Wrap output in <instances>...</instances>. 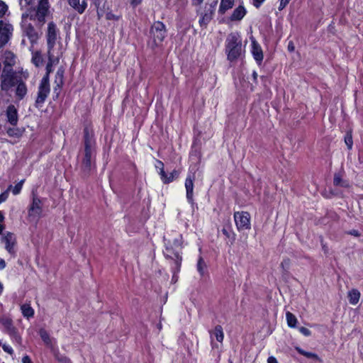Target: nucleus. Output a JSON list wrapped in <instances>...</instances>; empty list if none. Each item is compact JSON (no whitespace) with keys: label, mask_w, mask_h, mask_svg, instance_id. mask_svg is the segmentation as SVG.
Returning <instances> with one entry per match:
<instances>
[{"label":"nucleus","mask_w":363,"mask_h":363,"mask_svg":"<svg viewBox=\"0 0 363 363\" xmlns=\"http://www.w3.org/2000/svg\"><path fill=\"white\" fill-rule=\"evenodd\" d=\"M360 293L357 289H353L348 292V298L351 304L355 305L359 302Z\"/></svg>","instance_id":"4be33fe9"},{"label":"nucleus","mask_w":363,"mask_h":363,"mask_svg":"<svg viewBox=\"0 0 363 363\" xmlns=\"http://www.w3.org/2000/svg\"><path fill=\"white\" fill-rule=\"evenodd\" d=\"M150 38L152 40L151 48L159 47L167 35L165 25L161 21H155L150 30Z\"/></svg>","instance_id":"20e7f679"},{"label":"nucleus","mask_w":363,"mask_h":363,"mask_svg":"<svg viewBox=\"0 0 363 363\" xmlns=\"http://www.w3.org/2000/svg\"><path fill=\"white\" fill-rule=\"evenodd\" d=\"M7 117V121L12 125L15 126L17 125L18 121V111L14 105H9L6 111Z\"/></svg>","instance_id":"4468645a"},{"label":"nucleus","mask_w":363,"mask_h":363,"mask_svg":"<svg viewBox=\"0 0 363 363\" xmlns=\"http://www.w3.org/2000/svg\"><path fill=\"white\" fill-rule=\"evenodd\" d=\"M0 323L5 328L6 332L8 333L15 326L13 324V320L11 318H2L0 320Z\"/></svg>","instance_id":"72a5a7b5"},{"label":"nucleus","mask_w":363,"mask_h":363,"mask_svg":"<svg viewBox=\"0 0 363 363\" xmlns=\"http://www.w3.org/2000/svg\"><path fill=\"white\" fill-rule=\"evenodd\" d=\"M252 40V54L257 63L260 65L263 60V52L259 44L255 40L254 38Z\"/></svg>","instance_id":"f8f14e48"},{"label":"nucleus","mask_w":363,"mask_h":363,"mask_svg":"<svg viewBox=\"0 0 363 363\" xmlns=\"http://www.w3.org/2000/svg\"><path fill=\"white\" fill-rule=\"evenodd\" d=\"M65 72V68L62 66H61L58 68V69L56 72L55 79V83L56 84V86L54 88L55 92H56L57 90H60L64 84Z\"/></svg>","instance_id":"f3484780"},{"label":"nucleus","mask_w":363,"mask_h":363,"mask_svg":"<svg viewBox=\"0 0 363 363\" xmlns=\"http://www.w3.org/2000/svg\"><path fill=\"white\" fill-rule=\"evenodd\" d=\"M31 61L35 67H40L43 62V59L41 52L40 51H36L34 53H33Z\"/></svg>","instance_id":"bb28decb"},{"label":"nucleus","mask_w":363,"mask_h":363,"mask_svg":"<svg viewBox=\"0 0 363 363\" xmlns=\"http://www.w3.org/2000/svg\"><path fill=\"white\" fill-rule=\"evenodd\" d=\"M213 334L218 342H222L223 340L224 335L223 328L220 325H217L214 328Z\"/></svg>","instance_id":"7c9ffc66"},{"label":"nucleus","mask_w":363,"mask_h":363,"mask_svg":"<svg viewBox=\"0 0 363 363\" xmlns=\"http://www.w3.org/2000/svg\"><path fill=\"white\" fill-rule=\"evenodd\" d=\"M190 155L191 157H196L198 161L201 160V152L199 148L195 147L194 146L192 147Z\"/></svg>","instance_id":"ea45409f"},{"label":"nucleus","mask_w":363,"mask_h":363,"mask_svg":"<svg viewBox=\"0 0 363 363\" xmlns=\"http://www.w3.org/2000/svg\"><path fill=\"white\" fill-rule=\"evenodd\" d=\"M194 179H195V176L194 174H192V175L189 174L186 177V181H185V188L186 190V199H187L188 201L191 204L194 203V193H193Z\"/></svg>","instance_id":"ddd939ff"},{"label":"nucleus","mask_w":363,"mask_h":363,"mask_svg":"<svg viewBox=\"0 0 363 363\" xmlns=\"http://www.w3.org/2000/svg\"><path fill=\"white\" fill-rule=\"evenodd\" d=\"M291 0H280V4H279V10H282L283 9H284L287 4L289 3Z\"/></svg>","instance_id":"8fccbe9b"},{"label":"nucleus","mask_w":363,"mask_h":363,"mask_svg":"<svg viewBox=\"0 0 363 363\" xmlns=\"http://www.w3.org/2000/svg\"><path fill=\"white\" fill-rule=\"evenodd\" d=\"M121 18V16H116L113 14L111 11H108L106 14V20L111 21H118Z\"/></svg>","instance_id":"c03bdc74"},{"label":"nucleus","mask_w":363,"mask_h":363,"mask_svg":"<svg viewBox=\"0 0 363 363\" xmlns=\"http://www.w3.org/2000/svg\"><path fill=\"white\" fill-rule=\"evenodd\" d=\"M287 324L290 328H296L297 323V318L291 312L288 311L286 313Z\"/></svg>","instance_id":"c756f323"},{"label":"nucleus","mask_w":363,"mask_h":363,"mask_svg":"<svg viewBox=\"0 0 363 363\" xmlns=\"http://www.w3.org/2000/svg\"><path fill=\"white\" fill-rule=\"evenodd\" d=\"M1 78V89L6 91L16 86L19 79H22L21 77L16 75V72H14L13 69H10L8 71H6L4 69Z\"/></svg>","instance_id":"39448f33"},{"label":"nucleus","mask_w":363,"mask_h":363,"mask_svg":"<svg viewBox=\"0 0 363 363\" xmlns=\"http://www.w3.org/2000/svg\"><path fill=\"white\" fill-rule=\"evenodd\" d=\"M333 184L336 186L347 187V183L346 181L342 180L341 176L338 174L334 175Z\"/></svg>","instance_id":"473e14b6"},{"label":"nucleus","mask_w":363,"mask_h":363,"mask_svg":"<svg viewBox=\"0 0 363 363\" xmlns=\"http://www.w3.org/2000/svg\"><path fill=\"white\" fill-rule=\"evenodd\" d=\"M157 164H160V175L161 177V179L162 181V182L164 184V181L167 180V179H168V175L167 174V173L165 172L164 169V163L160 161V160H157Z\"/></svg>","instance_id":"e433bc0d"},{"label":"nucleus","mask_w":363,"mask_h":363,"mask_svg":"<svg viewBox=\"0 0 363 363\" xmlns=\"http://www.w3.org/2000/svg\"><path fill=\"white\" fill-rule=\"evenodd\" d=\"M8 198V193L6 191L0 194V203L5 201Z\"/></svg>","instance_id":"6e6d98bb"},{"label":"nucleus","mask_w":363,"mask_h":363,"mask_svg":"<svg viewBox=\"0 0 363 363\" xmlns=\"http://www.w3.org/2000/svg\"><path fill=\"white\" fill-rule=\"evenodd\" d=\"M8 9L9 7L6 5V4L4 1L0 0V18H3L5 16L6 13L8 11Z\"/></svg>","instance_id":"79ce46f5"},{"label":"nucleus","mask_w":363,"mask_h":363,"mask_svg":"<svg viewBox=\"0 0 363 363\" xmlns=\"http://www.w3.org/2000/svg\"><path fill=\"white\" fill-rule=\"evenodd\" d=\"M299 331L305 336H310L311 335V330L305 327H300Z\"/></svg>","instance_id":"de8ad7c7"},{"label":"nucleus","mask_w":363,"mask_h":363,"mask_svg":"<svg viewBox=\"0 0 363 363\" xmlns=\"http://www.w3.org/2000/svg\"><path fill=\"white\" fill-rule=\"evenodd\" d=\"M253 1V6H255L257 9L259 8L265 0H252Z\"/></svg>","instance_id":"5fc2aeb1"},{"label":"nucleus","mask_w":363,"mask_h":363,"mask_svg":"<svg viewBox=\"0 0 363 363\" xmlns=\"http://www.w3.org/2000/svg\"><path fill=\"white\" fill-rule=\"evenodd\" d=\"M23 130L18 128H9L6 130V133L10 137L21 138L23 135Z\"/></svg>","instance_id":"cd10ccee"},{"label":"nucleus","mask_w":363,"mask_h":363,"mask_svg":"<svg viewBox=\"0 0 363 363\" xmlns=\"http://www.w3.org/2000/svg\"><path fill=\"white\" fill-rule=\"evenodd\" d=\"M172 272H173V276H172V281L173 283H175V282H177V279H178V277H177V274L178 272H175V266H174V267H172Z\"/></svg>","instance_id":"4d7b16f0"},{"label":"nucleus","mask_w":363,"mask_h":363,"mask_svg":"<svg viewBox=\"0 0 363 363\" xmlns=\"http://www.w3.org/2000/svg\"><path fill=\"white\" fill-rule=\"evenodd\" d=\"M83 156L80 162V175L88 179L96 169V141L94 133L88 127L83 130Z\"/></svg>","instance_id":"f257e3e1"},{"label":"nucleus","mask_w":363,"mask_h":363,"mask_svg":"<svg viewBox=\"0 0 363 363\" xmlns=\"http://www.w3.org/2000/svg\"><path fill=\"white\" fill-rule=\"evenodd\" d=\"M55 357L60 363H72L69 358L59 352L55 353Z\"/></svg>","instance_id":"c9c22d12"},{"label":"nucleus","mask_w":363,"mask_h":363,"mask_svg":"<svg viewBox=\"0 0 363 363\" xmlns=\"http://www.w3.org/2000/svg\"><path fill=\"white\" fill-rule=\"evenodd\" d=\"M27 35L30 39L37 38L38 34L35 30L33 26L30 24L27 28Z\"/></svg>","instance_id":"4c0bfd02"},{"label":"nucleus","mask_w":363,"mask_h":363,"mask_svg":"<svg viewBox=\"0 0 363 363\" xmlns=\"http://www.w3.org/2000/svg\"><path fill=\"white\" fill-rule=\"evenodd\" d=\"M4 220V214L2 211H0V223H2Z\"/></svg>","instance_id":"774afa93"},{"label":"nucleus","mask_w":363,"mask_h":363,"mask_svg":"<svg viewBox=\"0 0 363 363\" xmlns=\"http://www.w3.org/2000/svg\"><path fill=\"white\" fill-rule=\"evenodd\" d=\"M247 11L245 7L240 5L237 7L229 17L230 21H240L246 14Z\"/></svg>","instance_id":"6ab92c4d"},{"label":"nucleus","mask_w":363,"mask_h":363,"mask_svg":"<svg viewBox=\"0 0 363 363\" xmlns=\"http://www.w3.org/2000/svg\"><path fill=\"white\" fill-rule=\"evenodd\" d=\"M21 311L23 315L26 318H30L34 315V310L28 304H23L21 306Z\"/></svg>","instance_id":"c85d7f7f"},{"label":"nucleus","mask_w":363,"mask_h":363,"mask_svg":"<svg viewBox=\"0 0 363 363\" xmlns=\"http://www.w3.org/2000/svg\"><path fill=\"white\" fill-rule=\"evenodd\" d=\"M11 338L14 340L15 342H16L19 345H22V338L21 335H19L18 330L16 327L13 328L11 330H10L9 332L7 333Z\"/></svg>","instance_id":"a878e982"},{"label":"nucleus","mask_w":363,"mask_h":363,"mask_svg":"<svg viewBox=\"0 0 363 363\" xmlns=\"http://www.w3.org/2000/svg\"><path fill=\"white\" fill-rule=\"evenodd\" d=\"M179 175V172L174 169L168 176V179H167L166 181H164V184H167L173 182V180L176 178H177Z\"/></svg>","instance_id":"58836bf2"},{"label":"nucleus","mask_w":363,"mask_h":363,"mask_svg":"<svg viewBox=\"0 0 363 363\" xmlns=\"http://www.w3.org/2000/svg\"><path fill=\"white\" fill-rule=\"evenodd\" d=\"M13 28L11 24L4 23L0 20V48L4 47L9 40Z\"/></svg>","instance_id":"9d476101"},{"label":"nucleus","mask_w":363,"mask_h":363,"mask_svg":"<svg viewBox=\"0 0 363 363\" xmlns=\"http://www.w3.org/2000/svg\"><path fill=\"white\" fill-rule=\"evenodd\" d=\"M22 363H33L28 355H25L22 358Z\"/></svg>","instance_id":"bf43d9fd"},{"label":"nucleus","mask_w":363,"mask_h":363,"mask_svg":"<svg viewBox=\"0 0 363 363\" xmlns=\"http://www.w3.org/2000/svg\"><path fill=\"white\" fill-rule=\"evenodd\" d=\"M32 203L28 208V216L40 217L43 212V201L33 191Z\"/></svg>","instance_id":"1a4fd4ad"},{"label":"nucleus","mask_w":363,"mask_h":363,"mask_svg":"<svg viewBox=\"0 0 363 363\" xmlns=\"http://www.w3.org/2000/svg\"><path fill=\"white\" fill-rule=\"evenodd\" d=\"M203 0H191V4L194 6H201Z\"/></svg>","instance_id":"052dcab7"},{"label":"nucleus","mask_w":363,"mask_h":363,"mask_svg":"<svg viewBox=\"0 0 363 363\" xmlns=\"http://www.w3.org/2000/svg\"><path fill=\"white\" fill-rule=\"evenodd\" d=\"M48 62L46 65V73L43 77L38 91V96L35 102V106L37 108L41 106L43 104L45 103L49 93L50 91V81H49V75L52 72V65H53V55L50 52H48Z\"/></svg>","instance_id":"f03ea898"},{"label":"nucleus","mask_w":363,"mask_h":363,"mask_svg":"<svg viewBox=\"0 0 363 363\" xmlns=\"http://www.w3.org/2000/svg\"><path fill=\"white\" fill-rule=\"evenodd\" d=\"M86 6H87L86 1L83 0L81 4L79 3V6H77L78 9L77 12L80 14L83 13L84 12V11L86 10Z\"/></svg>","instance_id":"37998d69"},{"label":"nucleus","mask_w":363,"mask_h":363,"mask_svg":"<svg viewBox=\"0 0 363 363\" xmlns=\"http://www.w3.org/2000/svg\"><path fill=\"white\" fill-rule=\"evenodd\" d=\"M3 242L6 244V250L11 254L14 255L15 251L13 250V246L15 244V238L14 235L12 233L8 232L5 236L2 238Z\"/></svg>","instance_id":"2eb2a0df"},{"label":"nucleus","mask_w":363,"mask_h":363,"mask_svg":"<svg viewBox=\"0 0 363 363\" xmlns=\"http://www.w3.org/2000/svg\"><path fill=\"white\" fill-rule=\"evenodd\" d=\"M347 233L354 237H359L361 235L360 233L357 230L354 229L348 231Z\"/></svg>","instance_id":"603ef678"},{"label":"nucleus","mask_w":363,"mask_h":363,"mask_svg":"<svg viewBox=\"0 0 363 363\" xmlns=\"http://www.w3.org/2000/svg\"><path fill=\"white\" fill-rule=\"evenodd\" d=\"M57 35L56 25L53 21H51L48 23V33L46 35L48 49V52H50L53 50L57 40Z\"/></svg>","instance_id":"6e6552de"},{"label":"nucleus","mask_w":363,"mask_h":363,"mask_svg":"<svg viewBox=\"0 0 363 363\" xmlns=\"http://www.w3.org/2000/svg\"><path fill=\"white\" fill-rule=\"evenodd\" d=\"M234 219L238 230L250 229V215L248 212H235Z\"/></svg>","instance_id":"0eeeda50"},{"label":"nucleus","mask_w":363,"mask_h":363,"mask_svg":"<svg viewBox=\"0 0 363 363\" xmlns=\"http://www.w3.org/2000/svg\"><path fill=\"white\" fill-rule=\"evenodd\" d=\"M345 143L348 148V150H351L353 145V140H352V130L347 131L345 135Z\"/></svg>","instance_id":"f704fd0d"},{"label":"nucleus","mask_w":363,"mask_h":363,"mask_svg":"<svg viewBox=\"0 0 363 363\" xmlns=\"http://www.w3.org/2000/svg\"><path fill=\"white\" fill-rule=\"evenodd\" d=\"M289 265H290V259H284L281 263V266L285 271H286L289 268Z\"/></svg>","instance_id":"49530a36"},{"label":"nucleus","mask_w":363,"mask_h":363,"mask_svg":"<svg viewBox=\"0 0 363 363\" xmlns=\"http://www.w3.org/2000/svg\"><path fill=\"white\" fill-rule=\"evenodd\" d=\"M267 363H278V362L274 357L271 356L268 358Z\"/></svg>","instance_id":"e2e57ef3"},{"label":"nucleus","mask_w":363,"mask_h":363,"mask_svg":"<svg viewBox=\"0 0 363 363\" xmlns=\"http://www.w3.org/2000/svg\"><path fill=\"white\" fill-rule=\"evenodd\" d=\"M164 255L167 259H170L174 261L175 266V272H179L181 269L182 257L180 251L174 248L172 246L167 245L164 251Z\"/></svg>","instance_id":"423d86ee"},{"label":"nucleus","mask_w":363,"mask_h":363,"mask_svg":"<svg viewBox=\"0 0 363 363\" xmlns=\"http://www.w3.org/2000/svg\"><path fill=\"white\" fill-rule=\"evenodd\" d=\"M48 0L39 1L35 17L39 23L43 24L45 22V16L48 13Z\"/></svg>","instance_id":"9b49d317"},{"label":"nucleus","mask_w":363,"mask_h":363,"mask_svg":"<svg viewBox=\"0 0 363 363\" xmlns=\"http://www.w3.org/2000/svg\"><path fill=\"white\" fill-rule=\"evenodd\" d=\"M2 348L5 352H8L10 354H12L13 353V349L7 345H3Z\"/></svg>","instance_id":"3c124183"},{"label":"nucleus","mask_w":363,"mask_h":363,"mask_svg":"<svg viewBox=\"0 0 363 363\" xmlns=\"http://www.w3.org/2000/svg\"><path fill=\"white\" fill-rule=\"evenodd\" d=\"M295 350L300 354L303 355L308 359H312L316 360L319 362H322V359L315 353L311 352H306V351L303 350V349H301L300 347H296Z\"/></svg>","instance_id":"aec40b11"},{"label":"nucleus","mask_w":363,"mask_h":363,"mask_svg":"<svg viewBox=\"0 0 363 363\" xmlns=\"http://www.w3.org/2000/svg\"><path fill=\"white\" fill-rule=\"evenodd\" d=\"M39 335L45 345H51V340L49 333L43 328L40 329Z\"/></svg>","instance_id":"2f4dec72"},{"label":"nucleus","mask_w":363,"mask_h":363,"mask_svg":"<svg viewBox=\"0 0 363 363\" xmlns=\"http://www.w3.org/2000/svg\"><path fill=\"white\" fill-rule=\"evenodd\" d=\"M234 5V0H221L218 12L220 14H224L226 11L232 9Z\"/></svg>","instance_id":"412c9836"},{"label":"nucleus","mask_w":363,"mask_h":363,"mask_svg":"<svg viewBox=\"0 0 363 363\" xmlns=\"http://www.w3.org/2000/svg\"><path fill=\"white\" fill-rule=\"evenodd\" d=\"M173 244L176 247H179V249L182 248V236L180 235V238H176L174 239V242H173Z\"/></svg>","instance_id":"09e8293b"},{"label":"nucleus","mask_w":363,"mask_h":363,"mask_svg":"<svg viewBox=\"0 0 363 363\" xmlns=\"http://www.w3.org/2000/svg\"><path fill=\"white\" fill-rule=\"evenodd\" d=\"M16 85V96L19 101H21L26 96L27 94V86L23 79H19L18 82Z\"/></svg>","instance_id":"a211bd4d"},{"label":"nucleus","mask_w":363,"mask_h":363,"mask_svg":"<svg viewBox=\"0 0 363 363\" xmlns=\"http://www.w3.org/2000/svg\"><path fill=\"white\" fill-rule=\"evenodd\" d=\"M320 243H321L322 248H323V250L324 252H325V254H326V253H328V247H327L326 244H325V243H324V242H323V237H320Z\"/></svg>","instance_id":"13d9d810"},{"label":"nucleus","mask_w":363,"mask_h":363,"mask_svg":"<svg viewBox=\"0 0 363 363\" xmlns=\"http://www.w3.org/2000/svg\"><path fill=\"white\" fill-rule=\"evenodd\" d=\"M252 77H253L254 82L255 84H257V74L255 71H254L252 72Z\"/></svg>","instance_id":"338daca9"},{"label":"nucleus","mask_w":363,"mask_h":363,"mask_svg":"<svg viewBox=\"0 0 363 363\" xmlns=\"http://www.w3.org/2000/svg\"><path fill=\"white\" fill-rule=\"evenodd\" d=\"M225 51L230 62H235L242 56V40L238 33H230L228 35Z\"/></svg>","instance_id":"7ed1b4c3"},{"label":"nucleus","mask_w":363,"mask_h":363,"mask_svg":"<svg viewBox=\"0 0 363 363\" xmlns=\"http://www.w3.org/2000/svg\"><path fill=\"white\" fill-rule=\"evenodd\" d=\"M92 3L96 6V7L98 9L101 0H91Z\"/></svg>","instance_id":"69168bd1"},{"label":"nucleus","mask_w":363,"mask_h":363,"mask_svg":"<svg viewBox=\"0 0 363 363\" xmlns=\"http://www.w3.org/2000/svg\"><path fill=\"white\" fill-rule=\"evenodd\" d=\"M11 338L14 340L15 342H16L19 345H22V338L21 335H19L18 330L16 327L13 328L11 330H10L9 332L7 333Z\"/></svg>","instance_id":"393cba45"},{"label":"nucleus","mask_w":363,"mask_h":363,"mask_svg":"<svg viewBox=\"0 0 363 363\" xmlns=\"http://www.w3.org/2000/svg\"><path fill=\"white\" fill-rule=\"evenodd\" d=\"M223 234L230 240L231 245L234 243L235 240V235L232 231L230 226L225 225L222 229Z\"/></svg>","instance_id":"b1692460"},{"label":"nucleus","mask_w":363,"mask_h":363,"mask_svg":"<svg viewBox=\"0 0 363 363\" xmlns=\"http://www.w3.org/2000/svg\"><path fill=\"white\" fill-rule=\"evenodd\" d=\"M24 182L25 179H22L14 186L12 190V192L14 195H17L21 192Z\"/></svg>","instance_id":"a19ab883"},{"label":"nucleus","mask_w":363,"mask_h":363,"mask_svg":"<svg viewBox=\"0 0 363 363\" xmlns=\"http://www.w3.org/2000/svg\"><path fill=\"white\" fill-rule=\"evenodd\" d=\"M196 268H197V270H198L199 274L201 277H204L207 272V270H206L207 265L202 257H199L198 262H197Z\"/></svg>","instance_id":"5701e85b"},{"label":"nucleus","mask_w":363,"mask_h":363,"mask_svg":"<svg viewBox=\"0 0 363 363\" xmlns=\"http://www.w3.org/2000/svg\"><path fill=\"white\" fill-rule=\"evenodd\" d=\"M217 3H218V1L216 0V1H213L212 3H211L209 4V8H206L207 10H211L212 9V12L214 13L215 12V8L217 5Z\"/></svg>","instance_id":"864d4df0"},{"label":"nucleus","mask_w":363,"mask_h":363,"mask_svg":"<svg viewBox=\"0 0 363 363\" xmlns=\"http://www.w3.org/2000/svg\"><path fill=\"white\" fill-rule=\"evenodd\" d=\"M6 267V262L3 259H0V270Z\"/></svg>","instance_id":"0e129e2a"},{"label":"nucleus","mask_w":363,"mask_h":363,"mask_svg":"<svg viewBox=\"0 0 363 363\" xmlns=\"http://www.w3.org/2000/svg\"><path fill=\"white\" fill-rule=\"evenodd\" d=\"M213 15L214 13L212 12V9L207 10L206 7L204 13H201V18L199 21L200 26L203 28H206L207 26L212 20Z\"/></svg>","instance_id":"dca6fc26"},{"label":"nucleus","mask_w":363,"mask_h":363,"mask_svg":"<svg viewBox=\"0 0 363 363\" xmlns=\"http://www.w3.org/2000/svg\"><path fill=\"white\" fill-rule=\"evenodd\" d=\"M288 50L290 52H292L294 51L295 50V47H294V43L292 41H290L288 44Z\"/></svg>","instance_id":"680f3d73"},{"label":"nucleus","mask_w":363,"mask_h":363,"mask_svg":"<svg viewBox=\"0 0 363 363\" xmlns=\"http://www.w3.org/2000/svg\"><path fill=\"white\" fill-rule=\"evenodd\" d=\"M69 5L77 11V7L79 4V0H67Z\"/></svg>","instance_id":"a18cd8bd"}]
</instances>
